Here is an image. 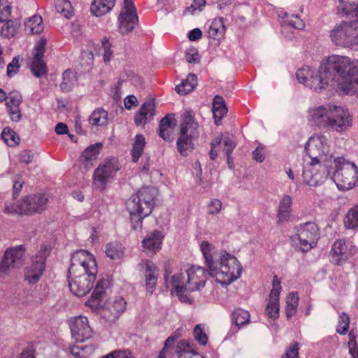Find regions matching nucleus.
<instances>
[{
  "mask_svg": "<svg viewBox=\"0 0 358 358\" xmlns=\"http://www.w3.org/2000/svg\"><path fill=\"white\" fill-rule=\"evenodd\" d=\"M331 82H336L346 94H358V61L353 62L339 55L329 57L313 78L311 86L323 90Z\"/></svg>",
  "mask_w": 358,
  "mask_h": 358,
  "instance_id": "1",
  "label": "nucleus"
},
{
  "mask_svg": "<svg viewBox=\"0 0 358 358\" xmlns=\"http://www.w3.org/2000/svg\"><path fill=\"white\" fill-rule=\"evenodd\" d=\"M305 150L311 162L304 167L302 176L306 184L315 187L330 176L333 155L330 152L327 138L322 135L310 137Z\"/></svg>",
  "mask_w": 358,
  "mask_h": 358,
  "instance_id": "2",
  "label": "nucleus"
},
{
  "mask_svg": "<svg viewBox=\"0 0 358 358\" xmlns=\"http://www.w3.org/2000/svg\"><path fill=\"white\" fill-rule=\"evenodd\" d=\"M200 248L208 275L222 287H227L241 276L243 268L235 256L225 251H213V245L207 241H202Z\"/></svg>",
  "mask_w": 358,
  "mask_h": 358,
  "instance_id": "3",
  "label": "nucleus"
},
{
  "mask_svg": "<svg viewBox=\"0 0 358 358\" xmlns=\"http://www.w3.org/2000/svg\"><path fill=\"white\" fill-rule=\"evenodd\" d=\"M308 120L320 129L343 132L352 126V118L348 109L327 103L310 110Z\"/></svg>",
  "mask_w": 358,
  "mask_h": 358,
  "instance_id": "4",
  "label": "nucleus"
},
{
  "mask_svg": "<svg viewBox=\"0 0 358 358\" xmlns=\"http://www.w3.org/2000/svg\"><path fill=\"white\" fill-rule=\"evenodd\" d=\"M206 280L205 268L192 265L185 273L172 275L170 283L179 300L182 303L191 304L192 299L185 292L200 291L204 287Z\"/></svg>",
  "mask_w": 358,
  "mask_h": 358,
  "instance_id": "5",
  "label": "nucleus"
},
{
  "mask_svg": "<svg viewBox=\"0 0 358 358\" xmlns=\"http://www.w3.org/2000/svg\"><path fill=\"white\" fill-rule=\"evenodd\" d=\"M199 125L195 122L194 113L185 111L182 115L180 133L177 139V150L182 156L189 155L194 150V141L199 137Z\"/></svg>",
  "mask_w": 358,
  "mask_h": 358,
  "instance_id": "6",
  "label": "nucleus"
},
{
  "mask_svg": "<svg viewBox=\"0 0 358 358\" xmlns=\"http://www.w3.org/2000/svg\"><path fill=\"white\" fill-rule=\"evenodd\" d=\"M48 197L43 194H34L24 197L15 203L6 202L5 211L8 213L31 215L41 213L46 207Z\"/></svg>",
  "mask_w": 358,
  "mask_h": 358,
  "instance_id": "7",
  "label": "nucleus"
},
{
  "mask_svg": "<svg viewBox=\"0 0 358 358\" xmlns=\"http://www.w3.org/2000/svg\"><path fill=\"white\" fill-rule=\"evenodd\" d=\"M335 170L333 172V179L338 188L343 191L352 189L358 178V168L354 163L346 162L342 157L333 160Z\"/></svg>",
  "mask_w": 358,
  "mask_h": 358,
  "instance_id": "8",
  "label": "nucleus"
},
{
  "mask_svg": "<svg viewBox=\"0 0 358 358\" xmlns=\"http://www.w3.org/2000/svg\"><path fill=\"white\" fill-rule=\"evenodd\" d=\"M332 43L337 46L354 47L358 45L357 20L342 21L330 31Z\"/></svg>",
  "mask_w": 358,
  "mask_h": 358,
  "instance_id": "9",
  "label": "nucleus"
},
{
  "mask_svg": "<svg viewBox=\"0 0 358 358\" xmlns=\"http://www.w3.org/2000/svg\"><path fill=\"white\" fill-rule=\"evenodd\" d=\"M296 234L291 237L292 241L299 243L296 245L301 252H308L316 245L320 238L319 229L315 222H308L295 227Z\"/></svg>",
  "mask_w": 358,
  "mask_h": 358,
  "instance_id": "10",
  "label": "nucleus"
},
{
  "mask_svg": "<svg viewBox=\"0 0 358 358\" xmlns=\"http://www.w3.org/2000/svg\"><path fill=\"white\" fill-rule=\"evenodd\" d=\"M83 272L97 273L95 259L84 250H78L72 255L69 275H76Z\"/></svg>",
  "mask_w": 358,
  "mask_h": 358,
  "instance_id": "11",
  "label": "nucleus"
},
{
  "mask_svg": "<svg viewBox=\"0 0 358 358\" xmlns=\"http://www.w3.org/2000/svg\"><path fill=\"white\" fill-rule=\"evenodd\" d=\"M155 189L151 187H142L136 194L132 195L127 202V208L136 210H143L144 215H149L154 206Z\"/></svg>",
  "mask_w": 358,
  "mask_h": 358,
  "instance_id": "12",
  "label": "nucleus"
},
{
  "mask_svg": "<svg viewBox=\"0 0 358 358\" xmlns=\"http://www.w3.org/2000/svg\"><path fill=\"white\" fill-rule=\"evenodd\" d=\"M96 273L90 272L69 275L68 282L71 292L78 297L85 296L92 288Z\"/></svg>",
  "mask_w": 358,
  "mask_h": 358,
  "instance_id": "13",
  "label": "nucleus"
},
{
  "mask_svg": "<svg viewBox=\"0 0 358 358\" xmlns=\"http://www.w3.org/2000/svg\"><path fill=\"white\" fill-rule=\"evenodd\" d=\"M106 281L104 279L99 280L95 288L91 295V298L85 303V305L91 307L94 310L101 309V316L103 320L106 322H108V317H106V315L110 317L113 314V310L110 304L107 303L105 306L103 302V298L105 296V290L104 288L106 286Z\"/></svg>",
  "mask_w": 358,
  "mask_h": 358,
  "instance_id": "14",
  "label": "nucleus"
},
{
  "mask_svg": "<svg viewBox=\"0 0 358 358\" xmlns=\"http://www.w3.org/2000/svg\"><path fill=\"white\" fill-rule=\"evenodd\" d=\"M48 255L46 246L41 247L35 256L31 258V263L25 271V280L30 284L37 282L45 268V262Z\"/></svg>",
  "mask_w": 358,
  "mask_h": 358,
  "instance_id": "15",
  "label": "nucleus"
},
{
  "mask_svg": "<svg viewBox=\"0 0 358 358\" xmlns=\"http://www.w3.org/2000/svg\"><path fill=\"white\" fill-rule=\"evenodd\" d=\"M24 262V249L22 245L7 249L0 262V277L8 275L10 268H20Z\"/></svg>",
  "mask_w": 358,
  "mask_h": 358,
  "instance_id": "16",
  "label": "nucleus"
},
{
  "mask_svg": "<svg viewBox=\"0 0 358 358\" xmlns=\"http://www.w3.org/2000/svg\"><path fill=\"white\" fill-rule=\"evenodd\" d=\"M119 169V165L115 159L104 161L94 171V184L101 190L104 189L106 183L114 177Z\"/></svg>",
  "mask_w": 358,
  "mask_h": 358,
  "instance_id": "17",
  "label": "nucleus"
},
{
  "mask_svg": "<svg viewBox=\"0 0 358 358\" xmlns=\"http://www.w3.org/2000/svg\"><path fill=\"white\" fill-rule=\"evenodd\" d=\"M70 327L72 337L77 343H83L92 336L93 331L86 317L80 315L71 318Z\"/></svg>",
  "mask_w": 358,
  "mask_h": 358,
  "instance_id": "18",
  "label": "nucleus"
},
{
  "mask_svg": "<svg viewBox=\"0 0 358 358\" xmlns=\"http://www.w3.org/2000/svg\"><path fill=\"white\" fill-rule=\"evenodd\" d=\"M124 11L119 16L120 31L122 34H128L131 31L138 19L136 10L132 0H123Z\"/></svg>",
  "mask_w": 358,
  "mask_h": 358,
  "instance_id": "19",
  "label": "nucleus"
},
{
  "mask_svg": "<svg viewBox=\"0 0 358 358\" xmlns=\"http://www.w3.org/2000/svg\"><path fill=\"white\" fill-rule=\"evenodd\" d=\"M102 148V143H96L87 147L81 154L78 162L82 172H86L94 166Z\"/></svg>",
  "mask_w": 358,
  "mask_h": 358,
  "instance_id": "20",
  "label": "nucleus"
},
{
  "mask_svg": "<svg viewBox=\"0 0 358 358\" xmlns=\"http://www.w3.org/2000/svg\"><path fill=\"white\" fill-rule=\"evenodd\" d=\"M155 115V99H150L143 103L138 113L135 116V124L137 126L145 124L151 120Z\"/></svg>",
  "mask_w": 358,
  "mask_h": 358,
  "instance_id": "21",
  "label": "nucleus"
},
{
  "mask_svg": "<svg viewBox=\"0 0 358 358\" xmlns=\"http://www.w3.org/2000/svg\"><path fill=\"white\" fill-rule=\"evenodd\" d=\"M348 250L345 241H336L330 251V262L337 265L342 264L348 258Z\"/></svg>",
  "mask_w": 358,
  "mask_h": 358,
  "instance_id": "22",
  "label": "nucleus"
},
{
  "mask_svg": "<svg viewBox=\"0 0 358 358\" xmlns=\"http://www.w3.org/2000/svg\"><path fill=\"white\" fill-rule=\"evenodd\" d=\"M164 234L160 231H153L149 233L143 240L142 245L148 252L155 253L161 248Z\"/></svg>",
  "mask_w": 358,
  "mask_h": 358,
  "instance_id": "23",
  "label": "nucleus"
},
{
  "mask_svg": "<svg viewBox=\"0 0 358 358\" xmlns=\"http://www.w3.org/2000/svg\"><path fill=\"white\" fill-rule=\"evenodd\" d=\"M273 288L270 293L269 307H273L275 309L274 313H269L272 317H279V295L281 291V283L278 278L275 275L273 278Z\"/></svg>",
  "mask_w": 358,
  "mask_h": 358,
  "instance_id": "24",
  "label": "nucleus"
},
{
  "mask_svg": "<svg viewBox=\"0 0 358 358\" xmlns=\"http://www.w3.org/2000/svg\"><path fill=\"white\" fill-rule=\"evenodd\" d=\"M212 111L213 113L215 124L217 126L220 125L222 119L227 113V108L222 96L216 95L214 97Z\"/></svg>",
  "mask_w": 358,
  "mask_h": 358,
  "instance_id": "25",
  "label": "nucleus"
},
{
  "mask_svg": "<svg viewBox=\"0 0 358 358\" xmlns=\"http://www.w3.org/2000/svg\"><path fill=\"white\" fill-rule=\"evenodd\" d=\"M328 59L329 57L326 60L323 61L317 71H311L308 66L299 69L296 73V76L298 81L301 83H306V82H308V85L310 87V88L313 89L316 92L321 91L322 90H315L311 86L312 80L315 77V76H316L317 73L319 72L321 66L325 62H327Z\"/></svg>",
  "mask_w": 358,
  "mask_h": 358,
  "instance_id": "26",
  "label": "nucleus"
},
{
  "mask_svg": "<svg viewBox=\"0 0 358 358\" xmlns=\"http://www.w3.org/2000/svg\"><path fill=\"white\" fill-rule=\"evenodd\" d=\"M116 0H94L91 5V12L96 16L106 14L114 7Z\"/></svg>",
  "mask_w": 358,
  "mask_h": 358,
  "instance_id": "27",
  "label": "nucleus"
},
{
  "mask_svg": "<svg viewBox=\"0 0 358 358\" xmlns=\"http://www.w3.org/2000/svg\"><path fill=\"white\" fill-rule=\"evenodd\" d=\"M174 120V117L168 114L162 118L159 122L158 134L166 141H171L170 129H171L175 124Z\"/></svg>",
  "mask_w": 358,
  "mask_h": 358,
  "instance_id": "28",
  "label": "nucleus"
},
{
  "mask_svg": "<svg viewBox=\"0 0 358 358\" xmlns=\"http://www.w3.org/2000/svg\"><path fill=\"white\" fill-rule=\"evenodd\" d=\"M156 268L151 262L145 264V277L146 287L150 294H152L157 283Z\"/></svg>",
  "mask_w": 358,
  "mask_h": 358,
  "instance_id": "29",
  "label": "nucleus"
},
{
  "mask_svg": "<svg viewBox=\"0 0 358 358\" xmlns=\"http://www.w3.org/2000/svg\"><path fill=\"white\" fill-rule=\"evenodd\" d=\"M88 121L92 126H106L108 122V112L102 108H96L92 113Z\"/></svg>",
  "mask_w": 358,
  "mask_h": 358,
  "instance_id": "30",
  "label": "nucleus"
},
{
  "mask_svg": "<svg viewBox=\"0 0 358 358\" xmlns=\"http://www.w3.org/2000/svg\"><path fill=\"white\" fill-rule=\"evenodd\" d=\"M292 198L288 195H285L279 204L278 217L280 222L286 221L289 219L291 213Z\"/></svg>",
  "mask_w": 358,
  "mask_h": 358,
  "instance_id": "31",
  "label": "nucleus"
},
{
  "mask_svg": "<svg viewBox=\"0 0 358 358\" xmlns=\"http://www.w3.org/2000/svg\"><path fill=\"white\" fill-rule=\"evenodd\" d=\"M197 85V79L195 74L189 73L181 84L176 87V91L180 94H186L192 92Z\"/></svg>",
  "mask_w": 358,
  "mask_h": 358,
  "instance_id": "32",
  "label": "nucleus"
},
{
  "mask_svg": "<svg viewBox=\"0 0 358 358\" xmlns=\"http://www.w3.org/2000/svg\"><path fill=\"white\" fill-rule=\"evenodd\" d=\"M225 31L226 27L224 24V19L220 17L215 19L212 22L208 30V35L212 38L219 39L224 36Z\"/></svg>",
  "mask_w": 358,
  "mask_h": 358,
  "instance_id": "33",
  "label": "nucleus"
},
{
  "mask_svg": "<svg viewBox=\"0 0 358 358\" xmlns=\"http://www.w3.org/2000/svg\"><path fill=\"white\" fill-rule=\"evenodd\" d=\"M26 31L31 34H38L43 31V19L41 16L35 15L24 22Z\"/></svg>",
  "mask_w": 358,
  "mask_h": 358,
  "instance_id": "34",
  "label": "nucleus"
},
{
  "mask_svg": "<svg viewBox=\"0 0 358 358\" xmlns=\"http://www.w3.org/2000/svg\"><path fill=\"white\" fill-rule=\"evenodd\" d=\"M108 303L110 304V306H111L113 310V315L110 316V317L109 315H106V316L108 317V323L110 324L115 322L119 318L120 314L124 310L126 302L123 298H118L113 302Z\"/></svg>",
  "mask_w": 358,
  "mask_h": 358,
  "instance_id": "35",
  "label": "nucleus"
},
{
  "mask_svg": "<svg viewBox=\"0 0 358 358\" xmlns=\"http://www.w3.org/2000/svg\"><path fill=\"white\" fill-rule=\"evenodd\" d=\"M19 20H9L2 26L1 35L4 38H10L15 36L20 27Z\"/></svg>",
  "mask_w": 358,
  "mask_h": 358,
  "instance_id": "36",
  "label": "nucleus"
},
{
  "mask_svg": "<svg viewBox=\"0 0 358 358\" xmlns=\"http://www.w3.org/2000/svg\"><path fill=\"white\" fill-rule=\"evenodd\" d=\"M145 145V137L142 134L136 135L131 150L132 161L134 162H138V160L139 159L140 157L143 153Z\"/></svg>",
  "mask_w": 358,
  "mask_h": 358,
  "instance_id": "37",
  "label": "nucleus"
},
{
  "mask_svg": "<svg viewBox=\"0 0 358 358\" xmlns=\"http://www.w3.org/2000/svg\"><path fill=\"white\" fill-rule=\"evenodd\" d=\"M124 252V248L117 242H112L106 245V254L112 259L121 258Z\"/></svg>",
  "mask_w": 358,
  "mask_h": 358,
  "instance_id": "38",
  "label": "nucleus"
},
{
  "mask_svg": "<svg viewBox=\"0 0 358 358\" xmlns=\"http://www.w3.org/2000/svg\"><path fill=\"white\" fill-rule=\"evenodd\" d=\"M55 9L66 19L71 18L73 15V9L69 0H57Z\"/></svg>",
  "mask_w": 358,
  "mask_h": 358,
  "instance_id": "39",
  "label": "nucleus"
},
{
  "mask_svg": "<svg viewBox=\"0 0 358 358\" xmlns=\"http://www.w3.org/2000/svg\"><path fill=\"white\" fill-rule=\"evenodd\" d=\"M31 70L32 73L37 78H40L47 73L48 68L43 62V57H34Z\"/></svg>",
  "mask_w": 358,
  "mask_h": 358,
  "instance_id": "40",
  "label": "nucleus"
},
{
  "mask_svg": "<svg viewBox=\"0 0 358 358\" xmlns=\"http://www.w3.org/2000/svg\"><path fill=\"white\" fill-rule=\"evenodd\" d=\"M299 298L296 292L290 293L287 299L285 313L287 319L291 318L296 313Z\"/></svg>",
  "mask_w": 358,
  "mask_h": 358,
  "instance_id": "41",
  "label": "nucleus"
},
{
  "mask_svg": "<svg viewBox=\"0 0 358 358\" xmlns=\"http://www.w3.org/2000/svg\"><path fill=\"white\" fill-rule=\"evenodd\" d=\"M76 74L71 70H66L63 73L62 82L60 85L63 92L71 91L76 82Z\"/></svg>",
  "mask_w": 358,
  "mask_h": 358,
  "instance_id": "42",
  "label": "nucleus"
},
{
  "mask_svg": "<svg viewBox=\"0 0 358 358\" xmlns=\"http://www.w3.org/2000/svg\"><path fill=\"white\" fill-rule=\"evenodd\" d=\"M250 313L243 309L238 308L232 313V320L235 324L240 327L250 322Z\"/></svg>",
  "mask_w": 358,
  "mask_h": 358,
  "instance_id": "43",
  "label": "nucleus"
},
{
  "mask_svg": "<svg viewBox=\"0 0 358 358\" xmlns=\"http://www.w3.org/2000/svg\"><path fill=\"white\" fill-rule=\"evenodd\" d=\"M344 225L347 229H355L358 226V205L348 212L344 219Z\"/></svg>",
  "mask_w": 358,
  "mask_h": 358,
  "instance_id": "44",
  "label": "nucleus"
},
{
  "mask_svg": "<svg viewBox=\"0 0 358 358\" xmlns=\"http://www.w3.org/2000/svg\"><path fill=\"white\" fill-rule=\"evenodd\" d=\"M127 210L130 213L132 228L134 230L141 229L143 220L148 215H144V211L142 209L140 210L138 208L136 210L131 209Z\"/></svg>",
  "mask_w": 358,
  "mask_h": 358,
  "instance_id": "45",
  "label": "nucleus"
},
{
  "mask_svg": "<svg viewBox=\"0 0 358 358\" xmlns=\"http://www.w3.org/2000/svg\"><path fill=\"white\" fill-rule=\"evenodd\" d=\"M92 345H73L71 348V353L76 357L86 358L87 356L94 351Z\"/></svg>",
  "mask_w": 358,
  "mask_h": 358,
  "instance_id": "46",
  "label": "nucleus"
},
{
  "mask_svg": "<svg viewBox=\"0 0 358 358\" xmlns=\"http://www.w3.org/2000/svg\"><path fill=\"white\" fill-rule=\"evenodd\" d=\"M80 65L89 71L94 63V54L92 51H83L80 56Z\"/></svg>",
  "mask_w": 358,
  "mask_h": 358,
  "instance_id": "47",
  "label": "nucleus"
},
{
  "mask_svg": "<svg viewBox=\"0 0 358 358\" xmlns=\"http://www.w3.org/2000/svg\"><path fill=\"white\" fill-rule=\"evenodd\" d=\"M349 324V316L345 313H343L339 317L338 325L336 329L337 333L345 335L348 331Z\"/></svg>",
  "mask_w": 358,
  "mask_h": 358,
  "instance_id": "48",
  "label": "nucleus"
},
{
  "mask_svg": "<svg viewBox=\"0 0 358 358\" xmlns=\"http://www.w3.org/2000/svg\"><path fill=\"white\" fill-rule=\"evenodd\" d=\"M193 334L195 340L202 345L208 343V336L201 327V324H197L193 330Z\"/></svg>",
  "mask_w": 358,
  "mask_h": 358,
  "instance_id": "49",
  "label": "nucleus"
},
{
  "mask_svg": "<svg viewBox=\"0 0 358 358\" xmlns=\"http://www.w3.org/2000/svg\"><path fill=\"white\" fill-rule=\"evenodd\" d=\"M287 26L284 27V29H287L289 27H291L297 29H303L305 27V24L303 21L296 15H292L288 17L287 20Z\"/></svg>",
  "mask_w": 358,
  "mask_h": 358,
  "instance_id": "50",
  "label": "nucleus"
},
{
  "mask_svg": "<svg viewBox=\"0 0 358 358\" xmlns=\"http://www.w3.org/2000/svg\"><path fill=\"white\" fill-rule=\"evenodd\" d=\"M6 99H7L6 102V106H8L9 105H20L22 102V96L17 91L10 92L8 95L6 96Z\"/></svg>",
  "mask_w": 358,
  "mask_h": 358,
  "instance_id": "51",
  "label": "nucleus"
},
{
  "mask_svg": "<svg viewBox=\"0 0 358 358\" xmlns=\"http://www.w3.org/2000/svg\"><path fill=\"white\" fill-rule=\"evenodd\" d=\"M2 137L7 143L10 141L11 145L18 144L19 137L16 136L15 133L10 130L9 128H5L2 132Z\"/></svg>",
  "mask_w": 358,
  "mask_h": 358,
  "instance_id": "52",
  "label": "nucleus"
},
{
  "mask_svg": "<svg viewBox=\"0 0 358 358\" xmlns=\"http://www.w3.org/2000/svg\"><path fill=\"white\" fill-rule=\"evenodd\" d=\"M339 1L340 8L346 15L351 14L352 9H357L355 3L358 2V0H339Z\"/></svg>",
  "mask_w": 358,
  "mask_h": 358,
  "instance_id": "53",
  "label": "nucleus"
},
{
  "mask_svg": "<svg viewBox=\"0 0 358 358\" xmlns=\"http://www.w3.org/2000/svg\"><path fill=\"white\" fill-rule=\"evenodd\" d=\"M6 108L7 112L13 121L17 122L20 120L22 114L20 109V105H9L8 106H6Z\"/></svg>",
  "mask_w": 358,
  "mask_h": 358,
  "instance_id": "54",
  "label": "nucleus"
},
{
  "mask_svg": "<svg viewBox=\"0 0 358 358\" xmlns=\"http://www.w3.org/2000/svg\"><path fill=\"white\" fill-rule=\"evenodd\" d=\"M102 48L103 49V60L104 62H109L113 56V52L110 50L111 44L110 43L108 38H104L102 40Z\"/></svg>",
  "mask_w": 358,
  "mask_h": 358,
  "instance_id": "55",
  "label": "nucleus"
},
{
  "mask_svg": "<svg viewBox=\"0 0 358 358\" xmlns=\"http://www.w3.org/2000/svg\"><path fill=\"white\" fill-rule=\"evenodd\" d=\"M13 199H15L19 193L21 192L22 188L23 187L24 180L22 176L19 175H16L13 179Z\"/></svg>",
  "mask_w": 358,
  "mask_h": 358,
  "instance_id": "56",
  "label": "nucleus"
},
{
  "mask_svg": "<svg viewBox=\"0 0 358 358\" xmlns=\"http://www.w3.org/2000/svg\"><path fill=\"white\" fill-rule=\"evenodd\" d=\"M224 144L223 151L226 155H231L236 147V143L229 136H225L222 138Z\"/></svg>",
  "mask_w": 358,
  "mask_h": 358,
  "instance_id": "57",
  "label": "nucleus"
},
{
  "mask_svg": "<svg viewBox=\"0 0 358 358\" xmlns=\"http://www.w3.org/2000/svg\"><path fill=\"white\" fill-rule=\"evenodd\" d=\"M299 350L298 343H294L287 350L282 358H299Z\"/></svg>",
  "mask_w": 358,
  "mask_h": 358,
  "instance_id": "58",
  "label": "nucleus"
},
{
  "mask_svg": "<svg viewBox=\"0 0 358 358\" xmlns=\"http://www.w3.org/2000/svg\"><path fill=\"white\" fill-rule=\"evenodd\" d=\"M46 40L43 38L38 41L35 46L34 50L36 51L35 57H43L45 52Z\"/></svg>",
  "mask_w": 358,
  "mask_h": 358,
  "instance_id": "59",
  "label": "nucleus"
},
{
  "mask_svg": "<svg viewBox=\"0 0 358 358\" xmlns=\"http://www.w3.org/2000/svg\"><path fill=\"white\" fill-rule=\"evenodd\" d=\"M222 208V203L218 199L213 200L208 206V213L210 215H216L220 213Z\"/></svg>",
  "mask_w": 358,
  "mask_h": 358,
  "instance_id": "60",
  "label": "nucleus"
},
{
  "mask_svg": "<svg viewBox=\"0 0 358 358\" xmlns=\"http://www.w3.org/2000/svg\"><path fill=\"white\" fill-rule=\"evenodd\" d=\"M175 343V337H168L167 339L164 342V348L159 352L157 358H167L166 353L167 349L169 347H172Z\"/></svg>",
  "mask_w": 358,
  "mask_h": 358,
  "instance_id": "61",
  "label": "nucleus"
},
{
  "mask_svg": "<svg viewBox=\"0 0 358 358\" xmlns=\"http://www.w3.org/2000/svg\"><path fill=\"white\" fill-rule=\"evenodd\" d=\"M20 68V66L18 64V58L14 57L12 62L10 63L7 66V75L9 77L13 76L14 74H15L18 69Z\"/></svg>",
  "mask_w": 358,
  "mask_h": 358,
  "instance_id": "62",
  "label": "nucleus"
},
{
  "mask_svg": "<svg viewBox=\"0 0 358 358\" xmlns=\"http://www.w3.org/2000/svg\"><path fill=\"white\" fill-rule=\"evenodd\" d=\"M34 155L31 151L24 150L20 153V161L25 164H29L32 162Z\"/></svg>",
  "mask_w": 358,
  "mask_h": 358,
  "instance_id": "63",
  "label": "nucleus"
},
{
  "mask_svg": "<svg viewBox=\"0 0 358 358\" xmlns=\"http://www.w3.org/2000/svg\"><path fill=\"white\" fill-rule=\"evenodd\" d=\"M349 352L352 358H358V348L355 340H350L348 343Z\"/></svg>",
  "mask_w": 358,
  "mask_h": 358,
  "instance_id": "64",
  "label": "nucleus"
}]
</instances>
